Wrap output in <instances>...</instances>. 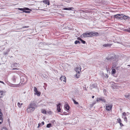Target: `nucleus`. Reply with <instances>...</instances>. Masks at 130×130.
Returning a JSON list of instances; mask_svg holds the SVG:
<instances>
[{
    "label": "nucleus",
    "mask_w": 130,
    "mask_h": 130,
    "mask_svg": "<svg viewBox=\"0 0 130 130\" xmlns=\"http://www.w3.org/2000/svg\"><path fill=\"white\" fill-rule=\"evenodd\" d=\"M119 123L121 126H123V124L121 123V122Z\"/></svg>",
    "instance_id": "8fccbe9b"
},
{
    "label": "nucleus",
    "mask_w": 130,
    "mask_h": 130,
    "mask_svg": "<svg viewBox=\"0 0 130 130\" xmlns=\"http://www.w3.org/2000/svg\"><path fill=\"white\" fill-rule=\"evenodd\" d=\"M122 114L124 116H126V113L125 112H123Z\"/></svg>",
    "instance_id": "a18cd8bd"
},
{
    "label": "nucleus",
    "mask_w": 130,
    "mask_h": 130,
    "mask_svg": "<svg viewBox=\"0 0 130 130\" xmlns=\"http://www.w3.org/2000/svg\"><path fill=\"white\" fill-rule=\"evenodd\" d=\"M26 8V7H24V8Z\"/></svg>",
    "instance_id": "0e129e2a"
},
{
    "label": "nucleus",
    "mask_w": 130,
    "mask_h": 130,
    "mask_svg": "<svg viewBox=\"0 0 130 130\" xmlns=\"http://www.w3.org/2000/svg\"><path fill=\"white\" fill-rule=\"evenodd\" d=\"M15 79V76L14 75L13 76L12 78V80L14 82H15L16 81Z\"/></svg>",
    "instance_id": "a878e982"
},
{
    "label": "nucleus",
    "mask_w": 130,
    "mask_h": 130,
    "mask_svg": "<svg viewBox=\"0 0 130 130\" xmlns=\"http://www.w3.org/2000/svg\"><path fill=\"white\" fill-rule=\"evenodd\" d=\"M52 124L51 123H49L47 124L46 125V127L47 128H50L52 126Z\"/></svg>",
    "instance_id": "bb28decb"
},
{
    "label": "nucleus",
    "mask_w": 130,
    "mask_h": 130,
    "mask_svg": "<svg viewBox=\"0 0 130 130\" xmlns=\"http://www.w3.org/2000/svg\"><path fill=\"white\" fill-rule=\"evenodd\" d=\"M42 126L41 123H39L38 124V126L37 127V128H39L41 126Z\"/></svg>",
    "instance_id": "e433bc0d"
},
{
    "label": "nucleus",
    "mask_w": 130,
    "mask_h": 130,
    "mask_svg": "<svg viewBox=\"0 0 130 130\" xmlns=\"http://www.w3.org/2000/svg\"><path fill=\"white\" fill-rule=\"evenodd\" d=\"M35 94H37L38 96H39L40 95L41 93L40 92L38 91L37 92H36L35 93Z\"/></svg>",
    "instance_id": "aec40b11"
},
{
    "label": "nucleus",
    "mask_w": 130,
    "mask_h": 130,
    "mask_svg": "<svg viewBox=\"0 0 130 130\" xmlns=\"http://www.w3.org/2000/svg\"><path fill=\"white\" fill-rule=\"evenodd\" d=\"M117 121L119 123L121 122V120L120 118H118L117 119Z\"/></svg>",
    "instance_id": "72a5a7b5"
},
{
    "label": "nucleus",
    "mask_w": 130,
    "mask_h": 130,
    "mask_svg": "<svg viewBox=\"0 0 130 130\" xmlns=\"http://www.w3.org/2000/svg\"><path fill=\"white\" fill-rule=\"evenodd\" d=\"M60 79L61 81L64 82H66V78L64 76H61L60 77Z\"/></svg>",
    "instance_id": "ddd939ff"
},
{
    "label": "nucleus",
    "mask_w": 130,
    "mask_h": 130,
    "mask_svg": "<svg viewBox=\"0 0 130 130\" xmlns=\"http://www.w3.org/2000/svg\"><path fill=\"white\" fill-rule=\"evenodd\" d=\"M116 55H113L112 56H108L106 58V59L108 60H111L115 61L116 60Z\"/></svg>",
    "instance_id": "7ed1b4c3"
},
{
    "label": "nucleus",
    "mask_w": 130,
    "mask_h": 130,
    "mask_svg": "<svg viewBox=\"0 0 130 130\" xmlns=\"http://www.w3.org/2000/svg\"><path fill=\"white\" fill-rule=\"evenodd\" d=\"M77 76V74H76V77H77V78H78L79 77V76Z\"/></svg>",
    "instance_id": "6e6d98bb"
},
{
    "label": "nucleus",
    "mask_w": 130,
    "mask_h": 130,
    "mask_svg": "<svg viewBox=\"0 0 130 130\" xmlns=\"http://www.w3.org/2000/svg\"><path fill=\"white\" fill-rule=\"evenodd\" d=\"M95 104V103H93L92 104V106H93L94 104Z\"/></svg>",
    "instance_id": "4d7b16f0"
},
{
    "label": "nucleus",
    "mask_w": 130,
    "mask_h": 130,
    "mask_svg": "<svg viewBox=\"0 0 130 130\" xmlns=\"http://www.w3.org/2000/svg\"><path fill=\"white\" fill-rule=\"evenodd\" d=\"M80 42L78 40H76L74 42V43L75 44H76L78 43H79L80 44Z\"/></svg>",
    "instance_id": "cd10ccee"
},
{
    "label": "nucleus",
    "mask_w": 130,
    "mask_h": 130,
    "mask_svg": "<svg viewBox=\"0 0 130 130\" xmlns=\"http://www.w3.org/2000/svg\"><path fill=\"white\" fill-rule=\"evenodd\" d=\"M118 15V14L115 15H114V18H116L117 19H119V17Z\"/></svg>",
    "instance_id": "393cba45"
},
{
    "label": "nucleus",
    "mask_w": 130,
    "mask_h": 130,
    "mask_svg": "<svg viewBox=\"0 0 130 130\" xmlns=\"http://www.w3.org/2000/svg\"><path fill=\"white\" fill-rule=\"evenodd\" d=\"M94 96H92V98H94Z\"/></svg>",
    "instance_id": "bf43d9fd"
},
{
    "label": "nucleus",
    "mask_w": 130,
    "mask_h": 130,
    "mask_svg": "<svg viewBox=\"0 0 130 130\" xmlns=\"http://www.w3.org/2000/svg\"><path fill=\"white\" fill-rule=\"evenodd\" d=\"M8 54V52H4V55H7Z\"/></svg>",
    "instance_id": "c03bdc74"
},
{
    "label": "nucleus",
    "mask_w": 130,
    "mask_h": 130,
    "mask_svg": "<svg viewBox=\"0 0 130 130\" xmlns=\"http://www.w3.org/2000/svg\"><path fill=\"white\" fill-rule=\"evenodd\" d=\"M0 83H1L3 84H5L4 83L3 81H0Z\"/></svg>",
    "instance_id": "603ef678"
},
{
    "label": "nucleus",
    "mask_w": 130,
    "mask_h": 130,
    "mask_svg": "<svg viewBox=\"0 0 130 130\" xmlns=\"http://www.w3.org/2000/svg\"><path fill=\"white\" fill-rule=\"evenodd\" d=\"M127 114H129V113L128 112H127Z\"/></svg>",
    "instance_id": "680f3d73"
},
{
    "label": "nucleus",
    "mask_w": 130,
    "mask_h": 130,
    "mask_svg": "<svg viewBox=\"0 0 130 130\" xmlns=\"http://www.w3.org/2000/svg\"><path fill=\"white\" fill-rule=\"evenodd\" d=\"M125 31H127L128 32H130V28H128L125 29L124 30Z\"/></svg>",
    "instance_id": "4be33fe9"
},
{
    "label": "nucleus",
    "mask_w": 130,
    "mask_h": 130,
    "mask_svg": "<svg viewBox=\"0 0 130 130\" xmlns=\"http://www.w3.org/2000/svg\"><path fill=\"white\" fill-rule=\"evenodd\" d=\"M64 108L67 110H69L70 109V106L68 104H66L64 105Z\"/></svg>",
    "instance_id": "2eb2a0df"
},
{
    "label": "nucleus",
    "mask_w": 130,
    "mask_h": 130,
    "mask_svg": "<svg viewBox=\"0 0 130 130\" xmlns=\"http://www.w3.org/2000/svg\"><path fill=\"white\" fill-rule=\"evenodd\" d=\"M29 27L28 26H24L23 27H22V28H20V29H21L22 28H27V27Z\"/></svg>",
    "instance_id": "49530a36"
},
{
    "label": "nucleus",
    "mask_w": 130,
    "mask_h": 130,
    "mask_svg": "<svg viewBox=\"0 0 130 130\" xmlns=\"http://www.w3.org/2000/svg\"><path fill=\"white\" fill-rule=\"evenodd\" d=\"M96 101L97 102L100 101H102V102L105 103L106 102V100L104 99V98H98L97 99Z\"/></svg>",
    "instance_id": "0eeeda50"
},
{
    "label": "nucleus",
    "mask_w": 130,
    "mask_h": 130,
    "mask_svg": "<svg viewBox=\"0 0 130 130\" xmlns=\"http://www.w3.org/2000/svg\"><path fill=\"white\" fill-rule=\"evenodd\" d=\"M119 68V67H117L115 68V69H118V68Z\"/></svg>",
    "instance_id": "5fc2aeb1"
},
{
    "label": "nucleus",
    "mask_w": 130,
    "mask_h": 130,
    "mask_svg": "<svg viewBox=\"0 0 130 130\" xmlns=\"http://www.w3.org/2000/svg\"><path fill=\"white\" fill-rule=\"evenodd\" d=\"M103 74H104V73H103Z\"/></svg>",
    "instance_id": "69168bd1"
},
{
    "label": "nucleus",
    "mask_w": 130,
    "mask_h": 130,
    "mask_svg": "<svg viewBox=\"0 0 130 130\" xmlns=\"http://www.w3.org/2000/svg\"><path fill=\"white\" fill-rule=\"evenodd\" d=\"M37 107V105L36 103L33 102H31L28 106L27 109L28 113H30L34 111L36 107Z\"/></svg>",
    "instance_id": "f257e3e1"
},
{
    "label": "nucleus",
    "mask_w": 130,
    "mask_h": 130,
    "mask_svg": "<svg viewBox=\"0 0 130 130\" xmlns=\"http://www.w3.org/2000/svg\"><path fill=\"white\" fill-rule=\"evenodd\" d=\"M16 73L18 74H20L21 72L19 71H16Z\"/></svg>",
    "instance_id": "58836bf2"
},
{
    "label": "nucleus",
    "mask_w": 130,
    "mask_h": 130,
    "mask_svg": "<svg viewBox=\"0 0 130 130\" xmlns=\"http://www.w3.org/2000/svg\"><path fill=\"white\" fill-rule=\"evenodd\" d=\"M74 9H63L64 10H73H73Z\"/></svg>",
    "instance_id": "473e14b6"
},
{
    "label": "nucleus",
    "mask_w": 130,
    "mask_h": 130,
    "mask_svg": "<svg viewBox=\"0 0 130 130\" xmlns=\"http://www.w3.org/2000/svg\"><path fill=\"white\" fill-rule=\"evenodd\" d=\"M116 70L115 69H112L111 73L112 74H114L116 73Z\"/></svg>",
    "instance_id": "412c9836"
},
{
    "label": "nucleus",
    "mask_w": 130,
    "mask_h": 130,
    "mask_svg": "<svg viewBox=\"0 0 130 130\" xmlns=\"http://www.w3.org/2000/svg\"><path fill=\"white\" fill-rule=\"evenodd\" d=\"M125 97L128 99L129 100H130V94L129 93H127L124 95Z\"/></svg>",
    "instance_id": "f3484780"
},
{
    "label": "nucleus",
    "mask_w": 130,
    "mask_h": 130,
    "mask_svg": "<svg viewBox=\"0 0 130 130\" xmlns=\"http://www.w3.org/2000/svg\"><path fill=\"white\" fill-rule=\"evenodd\" d=\"M73 8V7H68V8Z\"/></svg>",
    "instance_id": "13d9d810"
},
{
    "label": "nucleus",
    "mask_w": 130,
    "mask_h": 130,
    "mask_svg": "<svg viewBox=\"0 0 130 130\" xmlns=\"http://www.w3.org/2000/svg\"><path fill=\"white\" fill-rule=\"evenodd\" d=\"M41 112L43 114H46V110L44 109H42L41 110Z\"/></svg>",
    "instance_id": "5701e85b"
},
{
    "label": "nucleus",
    "mask_w": 130,
    "mask_h": 130,
    "mask_svg": "<svg viewBox=\"0 0 130 130\" xmlns=\"http://www.w3.org/2000/svg\"><path fill=\"white\" fill-rule=\"evenodd\" d=\"M61 106V103H59L57 105V110L58 111V112H61V109L60 108Z\"/></svg>",
    "instance_id": "9d476101"
},
{
    "label": "nucleus",
    "mask_w": 130,
    "mask_h": 130,
    "mask_svg": "<svg viewBox=\"0 0 130 130\" xmlns=\"http://www.w3.org/2000/svg\"><path fill=\"white\" fill-rule=\"evenodd\" d=\"M41 43L43 45H45V43H45V42H43L42 43Z\"/></svg>",
    "instance_id": "3c124183"
},
{
    "label": "nucleus",
    "mask_w": 130,
    "mask_h": 130,
    "mask_svg": "<svg viewBox=\"0 0 130 130\" xmlns=\"http://www.w3.org/2000/svg\"><path fill=\"white\" fill-rule=\"evenodd\" d=\"M90 32H87L85 33H83L82 35H81V37L83 38H86L87 37H91V34H90Z\"/></svg>",
    "instance_id": "f03ea898"
},
{
    "label": "nucleus",
    "mask_w": 130,
    "mask_h": 130,
    "mask_svg": "<svg viewBox=\"0 0 130 130\" xmlns=\"http://www.w3.org/2000/svg\"><path fill=\"white\" fill-rule=\"evenodd\" d=\"M124 14H118V15L119 17V19L122 20Z\"/></svg>",
    "instance_id": "dca6fc26"
},
{
    "label": "nucleus",
    "mask_w": 130,
    "mask_h": 130,
    "mask_svg": "<svg viewBox=\"0 0 130 130\" xmlns=\"http://www.w3.org/2000/svg\"><path fill=\"white\" fill-rule=\"evenodd\" d=\"M18 63H13L12 65V66L14 68L13 69H12V70H19V69H17L15 68H17L18 67H19L18 66Z\"/></svg>",
    "instance_id": "423d86ee"
},
{
    "label": "nucleus",
    "mask_w": 130,
    "mask_h": 130,
    "mask_svg": "<svg viewBox=\"0 0 130 130\" xmlns=\"http://www.w3.org/2000/svg\"><path fill=\"white\" fill-rule=\"evenodd\" d=\"M80 41L82 43L84 44H85L86 43V41L82 39Z\"/></svg>",
    "instance_id": "c9c22d12"
},
{
    "label": "nucleus",
    "mask_w": 130,
    "mask_h": 130,
    "mask_svg": "<svg viewBox=\"0 0 130 130\" xmlns=\"http://www.w3.org/2000/svg\"><path fill=\"white\" fill-rule=\"evenodd\" d=\"M63 115H68L67 113L66 112H64L63 113Z\"/></svg>",
    "instance_id": "37998d69"
},
{
    "label": "nucleus",
    "mask_w": 130,
    "mask_h": 130,
    "mask_svg": "<svg viewBox=\"0 0 130 130\" xmlns=\"http://www.w3.org/2000/svg\"><path fill=\"white\" fill-rule=\"evenodd\" d=\"M25 77H21V80L22 82H24V78Z\"/></svg>",
    "instance_id": "c85d7f7f"
},
{
    "label": "nucleus",
    "mask_w": 130,
    "mask_h": 130,
    "mask_svg": "<svg viewBox=\"0 0 130 130\" xmlns=\"http://www.w3.org/2000/svg\"><path fill=\"white\" fill-rule=\"evenodd\" d=\"M81 68H80V67H78L75 69V70L77 73L79 74V72L81 71Z\"/></svg>",
    "instance_id": "f8f14e48"
},
{
    "label": "nucleus",
    "mask_w": 130,
    "mask_h": 130,
    "mask_svg": "<svg viewBox=\"0 0 130 130\" xmlns=\"http://www.w3.org/2000/svg\"><path fill=\"white\" fill-rule=\"evenodd\" d=\"M123 19H124L126 20H127L128 21H130V17L129 16L125 15L124 14L123 17Z\"/></svg>",
    "instance_id": "9b49d317"
},
{
    "label": "nucleus",
    "mask_w": 130,
    "mask_h": 130,
    "mask_svg": "<svg viewBox=\"0 0 130 130\" xmlns=\"http://www.w3.org/2000/svg\"><path fill=\"white\" fill-rule=\"evenodd\" d=\"M112 107V105H108L106 104V110L107 111H110Z\"/></svg>",
    "instance_id": "6e6552de"
},
{
    "label": "nucleus",
    "mask_w": 130,
    "mask_h": 130,
    "mask_svg": "<svg viewBox=\"0 0 130 130\" xmlns=\"http://www.w3.org/2000/svg\"><path fill=\"white\" fill-rule=\"evenodd\" d=\"M51 44H50L49 43H45L46 45H49Z\"/></svg>",
    "instance_id": "09e8293b"
},
{
    "label": "nucleus",
    "mask_w": 130,
    "mask_h": 130,
    "mask_svg": "<svg viewBox=\"0 0 130 130\" xmlns=\"http://www.w3.org/2000/svg\"><path fill=\"white\" fill-rule=\"evenodd\" d=\"M3 92L2 91H0V98L2 97L3 96Z\"/></svg>",
    "instance_id": "b1692460"
},
{
    "label": "nucleus",
    "mask_w": 130,
    "mask_h": 130,
    "mask_svg": "<svg viewBox=\"0 0 130 130\" xmlns=\"http://www.w3.org/2000/svg\"><path fill=\"white\" fill-rule=\"evenodd\" d=\"M72 100H73L74 104H78V102L76 101H75L74 99H72Z\"/></svg>",
    "instance_id": "7c9ffc66"
},
{
    "label": "nucleus",
    "mask_w": 130,
    "mask_h": 130,
    "mask_svg": "<svg viewBox=\"0 0 130 130\" xmlns=\"http://www.w3.org/2000/svg\"><path fill=\"white\" fill-rule=\"evenodd\" d=\"M42 2L45 4H47L48 5H49L50 4L49 0H44Z\"/></svg>",
    "instance_id": "4468645a"
},
{
    "label": "nucleus",
    "mask_w": 130,
    "mask_h": 130,
    "mask_svg": "<svg viewBox=\"0 0 130 130\" xmlns=\"http://www.w3.org/2000/svg\"><path fill=\"white\" fill-rule=\"evenodd\" d=\"M51 122L53 124H54L55 123H56V122L55 121V120H53L51 121Z\"/></svg>",
    "instance_id": "4c0bfd02"
},
{
    "label": "nucleus",
    "mask_w": 130,
    "mask_h": 130,
    "mask_svg": "<svg viewBox=\"0 0 130 130\" xmlns=\"http://www.w3.org/2000/svg\"><path fill=\"white\" fill-rule=\"evenodd\" d=\"M112 45L111 44H106L103 45V46L105 47H110Z\"/></svg>",
    "instance_id": "6ab92c4d"
},
{
    "label": "nucleus",
    "mask_w": 130,
    "mask_h": 130,
    "mask_svg": "<svg viewBox=\"0 0 130 130\" xmlns=\"http://www.w3.org/2000/svg\"><path fill=\"white\" fill-rule=\"evenodd\" d=\"M128 66H130V65H128Z\"/></svg>",
    "instance_id": "e2e57ef3"
},
{
    "label": "nucleus",
    "mask_w": 130,
    "mask_h": 130,
    "mask_svg": "<svg viewBox=\"0 0 130 130\" xmlns=\"http://www.w3.org/2000/svg\"><path fill=\"white\" fill-rule=\"evenodd\" d=\"M1 130H8V129L4 127Z\"/></svg>",
    "instance_id": "ea45409f"
},
{
    "label": "nucleus",
    "mask_w": 130,
    "mask_h": 130,
    "mask_svg": "<svg viewBox=\"0 0 130 130\" xmlns=\"http://www.w3.org/2000/svg\"><path fill=\"white\" fill-rule=\"evenodd\" d=\"M113 65L112 66V68H115L116 67V66H117V63H115L114 64V63H113Z\"/></svg>",
    "instance_id": "2f4dec72"
},
{
    "label": "nucleus",
    "mask_w": 130,
    "mask_h": 130,
    "mask_svg": "<svg viewBox=\"0 0 130 130\" xmlns=\"http://www.w3.org/2000/svg\"><path fill=\"white\" fill-rule=\"evenodd\" d=\"M2 113H0V124H1L3 122V119L2 118Z\"/></svg>",
    "instance_id": "a211bd4d"
},
{
    "label": "nucleus",
    "mask_w": 130,
    "mask_h": 130,
    "mask_svg": "<svg viewBox=\"0 0 130 130\" xmlns=\"http://www.w3.org/2000/svg\"><path fill=\"white\" fill-rule=\"evenodd\" d=\"M37 10H42V9H37Z\"/></svg>",
    "instance_id": "052dcab7"
},
{
    "label": "nucleus",
    "mask_w": 130,
    "mask_h": 130,
    "mask_svg": "<svg viewBox=\"0 0 130 130\" xmlns=\"http://www.w3.org/2000/svg\"><path fill=\"white\" fill-rule=\"evenodd\" d=\"M104 76H105L106 78H107L108 77V75L106 74H105V75H104Z\"/></svg>",
    "instance_id": "79ce46f5"
},
{
    "label": "nucleus",
    "mask_w": 130,
    "mask_h": 130,
    "mask_svg": "<svg viewBox=\"0 0 130 130\" xmlns=\"http://www.w3.org/2000/svg\"><path fill=\"white\" fill-rule=\"evenodd\" d=\"M34 91L35 92H37L38 90H37V88L35 87L34 88Z\"/></svg>",
    "instance_id": "f704fd0d"
},
{
    "label": "nucleus",
    "mask_w": 130,
    "mask_h": 130,
    "mask_svg": "<svg viewBox=\"0 0 130 130\" xmlns=\"http://www.w3.org/2000/svg\"><path fill=\"white\" fill-rule=\"evenodd\" d=\"M91 37L93 36H97L99 35V34L98 32L95 31H91L90 32Z\"/></svg>",
    "instance_id": "20e7f679"
},
{
    "label": "nucleus",
    "mask_w": 130,
    "mask_h": 130,
    "mask_svg": "<svg viewBox=\"0 0 130 130\" xmlns=\"http://www.w3.org/2000/svg\"><path fill=\"white\" fill-rule=\"evenodd\" d=\"M90 86V89H92L93 88H96L97 86V84L96 83L91 84Z\"/></svg>",
    "instance_id": "1a4fd4ad"
},
{
    "label": "nucleus",
    "mask_w": 130,
    "mask_h": 130,
    "mask_svg": "<svg viewBox=\"0 0 130 130\" xmlns=\"http://www.w3.org/2000/svg\"><path fill=\"white\" fill-rule=\"evenodd\" d=\"M19 10H22L23 12H25L26 13H30V11H26L25 10H29L30 11H31V10L30 9H18Z\"/></svg>",
    "instance_id": "39448f33"
},
{
    "label": "nucleus",
    "mask_w": 130,
    "mask_h": 130,
    "mask_svg": "<svg viewBox=\"0 0 130 130\" xmlns=\"http://www.w3.org/2000/svg\"><path fill=\"white\" fill-rule=\"evenodd\" d=\"M23 104V103H21V104H20V103L19 102V103H18V104H17V105H18V106L19 107H21V105Z\"/></svg>",
    "instance_id": "c756f323"
},
{
    "label": "nucleus",
    "mask_w": 130,
    "mask_h": 130,
    "mask_svg": "<svg viewBox=\"0 0 130 130\" xmlns=\"http://www.w3.org/2000/svg\"><path fill=\"white\" fill-rule=\"evenodd\" d=\"M124 121H125L126 122H127V118L126 117H125L124 118Z\"/></svg>",
    "instance_id": "a19ab883"
},
{
    "label": "nucleus",
    "mask_w": 130,
    "mask_h": 130,
    "mask_svg": "<svg viewBox=\"0 0 130 130\" xmlns=\"http://www.w3.org/2000/svg\"><path fill=\"white\" fill-rule=\"evenodd\" d=\"M77 39L78 40H79L80 41H81L82 40V39L81 38H80V37H78L77 38Z\"/></svg>",
    "instance_id": "de8ad7c7"
},
{
    "label": "nucleus",
    "mask_w": 130,
    "mask_h": 130,
    "mask_svg": "<svg viewBox=\"0 0 130 130\" xmlns=\"http://www.w3.org/2000/svg\"><path fill=\"white\" fill-rule=\"evenodd\" d=\"M41 124H42V125H43L44 124V122L43 121L42 122H41Z\"/></svg>",
    "instance_id": "864d4df0"
}]
</instances>
